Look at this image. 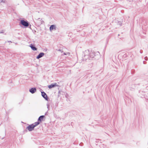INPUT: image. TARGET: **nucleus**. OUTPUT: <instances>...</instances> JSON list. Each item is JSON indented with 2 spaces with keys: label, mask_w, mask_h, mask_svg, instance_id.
<instances>
[{
  "label": "nucleus",
  "mask_w": 148,
  "mask_h": 148,
  "mask_svg": "<svg viewBox=\"0 0 148 148\" xmlns=\"http://www.w3.org/2000/svg\"><path fill=\"white\" fill-rule=\"evenodd\" d=\"M40 123L39 122H35L31 125L28 126L27 128L29 131H32L34 130V127L39 124Z\"/></svg>",
  "instance_id": "obj_1"
},
{
  "label": "nucleus",
  "mask_w": 148,
  "mask_h": 148,
  "mask_svg": "<svg viewBox=\"0 0 148 148\" xmlns=\"http://www.w3.org/2000/svg\"><path fill=\"white\" fill-rule=\"evenodd\" d=\"M21 23L24 26L27 27L29 26V23L27 21L24 20H21L20 21Z\"/></svg>",
  "instance_id": "obj_2"
},
{
  "label": "nucleus",
  "mask_w": 148,
  "mask_h": 148,
  "mask_svg": "<svg viewBox=\"0 0 148 148\" xmlns=\"http://www.w3.org/2000/svg\"><path fill=\"white\" fill-rule=\"evenodd\" d=\"M59 86L56 83H54L49 85L48 87L49 89H51L55 87H58Z\"/></svg>",
  "instance_id": "obj_3"
},
{
  "label": "nucleus",
  "mask_w": 148,
  "mask_h": 148,
  "mask_svg": "<svg viewBox=\"0 0 148 148\" xmlns=\"http://www.w3.org/2000/svg\"><path fill=\"white\" fill-rule=\"evenodd\" d=\"M36 90V89L35 88H32L29 90V91L32 94L34 93Z\"/></svg>",
  "instance_id": "obj_4"
},
{
  "label": "nucleus",
  "mask_w": 148,
  "mask_h": 148,
  "mask_svg": "<svg viewBox=\"0 0 148 148\" xmlns=\"http://www.w3.org/2000/svg\"><path fill=\"white\" fill-rule=\"evenodd\" d=\"M49 29L50 31H52L53 30H55L56 29V26L54 25H51L49 28Z\"/></svg>",
  "instance_id": "obj_5"
},
{
  "label": "nucleus",
  "mask_w": 148,
  "mask_h": 148,
  "mask_svg": "<svg viewBox=\"0 0 148 148\" xmlns=\"http://www.w3.org/2000/svg\"><path fill=\"white\" fill-rule=\"evenodd\" d=\"M42 96L47 101V97L46 94L44 92H41Z\"/></svg>",
  "instance_id": "obj_6"
},
{
  "label": "nucleus",
  "mask_w": 148,
  "mask_h": 148,
  "mask_svg": "<svg viewBox=\"0 0 148 148\" xmlns=\"http://www.w3.org/2000/svg\"><path fill=\"white\" fill-rule=\"evenodd\" d=\"M45 55V53H40L36 57V58L37 59H39L42 57H43L44 55Z\"/></svg>",
  "instance_id": "obj_7"
},
{
  "label": "nucleus",
  "mask_w": 148,
  "mask_h": 148,
  "mask_svg": "<svg viewBox=\"0 0 148 148\" xmlns=\"http://www.w3.org/2000/svg\"><path fill=\"white\" fill-rule=\"evenodd\" d=\"M29 47L31 48L34 51H36L37 50V49L34 47L32 44H31L29 45Z\"/></svg>",
  "instance_id": "obj_8"
},
{
  "label": "nucleus",
  "mask_w": 148,
  "mask_h": 148,
  "mask_svg": "<svg viewBox=\"0 0 148 148\" xmlns=\"http://www.w3.org/2000/svg\"><path fill=\"white\" fill-rule=\"evenodd\" d=\"M44 117V116H40L38 119V121H40L41 122Z\"/></svg>",
  "instance_id": "obj_9"
},
{
  "label": "nucleus",
  "mask_w": 148,
  "mask_h": 148,
  "mask_svg": "<svg viewBox=\"0 0 148 148\" xmlns=\"http://www.w3.org/2000/svg\"><path fill=\"white\" fill-rule=\"evenodd\" d=\"M70 53L69 52H66V53H64L63 54H62V56L64 55H67L69 56L70 55Z\"/></svg>",
  "instance_id": "obj_10"
},
{
  "label": "nucleus",
  "mask_w": 148,
  "mask_h": 148,
  "mask_svg": "<svg viewBox=\"0 0 148 148\" xmlns=\"http://www.w3.org/2000/svg\"><path fill=\"white\" fill-rule=\"evenodd\" d=\"M147 95H148V93H145V94H143V96H144V97H145L146 96H147Z\"/></svg>",
  "instance_id": "obj_11"
},
{
  "label": "nucleus",
  "mask_w": 148,
  "mask_h": 148,
  "mask_svg": "<svg viewBox=\"0 0 148 148\" xmlns=\"http://www.w3.org/2000/svg\"><path fill=\"white\" fill-rule=\"evenodd\" d=\"M58 51H61L60 49Z\"/></svg>",
  "instance_id": "obj_12"
},
{
  "label": "nucleus",
  "mask_w": 148,
  "mask_h": 148,
  "mask_svg": "<svg viewBox=\"0 0 148 148\" xmlns=\"http://www.w3.org/2000/svg\"><path fill=\"white\" fill-rule=\"evenodd\" d=\"M146 58H147V57H145V59L146 60Z\"/></svg>",
  "instance_id": "obj_13"
},
{
  "label": "nucleus",
  "mask_w": 148,
  "mask_h": 148,
  "mask_svg": "<svg viewBox=\"0 0 148 148\" xmlns=\"http://www.w3.org/2000/svg\"><path fill=\"white\" fill-rule=\"evenodd\" d=\"M1 2H3V1H1Z\"/></svg>",
  "instance_id": "obj_14"
}]
</instances>
